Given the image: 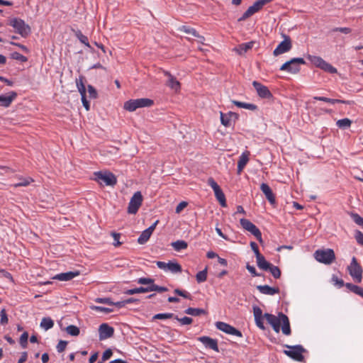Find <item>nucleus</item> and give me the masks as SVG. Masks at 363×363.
<instances>
[{
    "instance_id": "obj_1",
    "label": "nucleus",
    "mask_w": 363,
    "mask_h": 363,
    "mask_svg": "<svg viewBox=\"0 0 363 363\" xmlns=\"http://www.w3.org/2000/svg\"><path fill=\"white\" fill-rule=\"evenodd\" d=\"M253 314L256 325L261 330H265L264 325V318L267 323L271 325L275 333H278L280 331L281 324H282L281 331L285 335H291V328L289 318L283 313H279L278 316L268 313L262 314V309L257 306H253Z\"/></svg>"
},
{
    "instance_id": "obj_2",
    "label": "nucleus",
    "mask_w": 363,
    "mask_h": 363,
    "mask_svg": "<svg viewBox=\"0 0 363 363\" xmlns=\"http://www.w3.org/2000/svg\"><path fill=\"white\" fill-rule=\"evenodd\" d=\"M8 25L13 27L15 33L23 38L28 37L31 32V28L29 25L26 24L23 19L19 18H11L9 19Z\"/></svg>"
},
{
    "instance_id": "obj_3",
    "label": "nucleus",
    "mask_w": 363,
    "mask_h": 363,
    "mask_svg": "<svg viewBox=\"0 0 363 363\" xmlns=\"http://www.w3.org/2000/svg\"><path fill=\"white\" fill-rule=\"evenodd\" d=\"M316 261L324 264L329 265L335 260V254L333 249H319L313 254Z\"/></svg>"
},
{
    "instance_id": "obj_4",
    "label": "nucleus",
    "mask_w": 363,
    "mask_h": 363,
    "mask_svg": "<svg viewBox=\"0 0 363 363\" xmlns=\"http://www.w3.org/2000/svg\"><path fill=\"white\" fill-rule=\"evenodd\" d=\"M153 104L152 99L147 98L130 99L125 102L123 107L126 111L132 112L139 108L150 107Z\"/></svg>"
},
{
    "instance_id": "obj_5",
    "label": "nucleus",
    "mask_w": 363,
    "mask_h": 363,
    "mask_svg": "<svg viewBox=\"0 0 363 363\" xmlns=\"http://www.w3.org/2000/svg\"><path fill=\"white\" fill-rule=\"evenodd\" d=\"M307 59L315 67L323 69L326 72L335 74L337 72L335 67L332 66L330 64L325 61L322 57L319 56L308 55Z\"/></svg>"
},
{
    "instance_id": "obj_6",
    "label": "nucleus",
    "mask_w": 363,
    "mask_h": 363,
    "mask_svg": "<svg viewBox=\"0 0 363 363\" xmlns=\"http://www.w3.org/2000/svg\"><path fill=\"white\" fill-rule=\"evenodd\" d=\"M349 274L357 283H361L362 280L363 269L355 257L352 258L350 264L347 266Z\"/></svg>"
},
{
    "instance_id": "obj_7",
    "label": "nucleus",
    "mask_w": 363,
    "mask_h": 363,
    "mask_svg": "<svg viewBox=\"0 0 363 363\" xmlns=\"http://www.w3.org/2000/svg\"><path fill=\"white\" fill-rule=\"evenodd\" d=\"M94 179L100 185L105 184L106 186H114L117 183L115 175L110 172H96L94 174Z\"/></svg>"
},
{
    "instance_id": "obj_8",
    "label": "nucleus",
    "mask_w": 363,
    "mask_h": 363,
    "mask_svg": "<svg viewBox=\"0 0 363 363\" xmlns=\"http://www.w3.org/2000/svg\"><path fill=\"white\" fill-rule=\"evenodd\" d=\"M305 64L306 62L303 58H292L289 61H287L286 62L283 64L280 67V70L286 71L292 74H297L300 71L299 65Z\"/></svg>"
},
{
    "instance_id": "obj_9",
    "label": "nucleus",
    "mask_w": 363,
    "mask_h": 363,
    "mask_svg": "<svg viewBox=\"0 0 363 363\" xmlns=\"http://www.w3.org/2000/svg\"><path fill=\"white\" fill-rule=\"evenodd\" d=\"M273 0H257L252 6H250L242 14V16L238 18V21H245L247 18L252 16L255 13L260 11L263 6Z\"/></svg>"
},
{
    "instance_id": "obj_10",
    "label": "nucleus",
    "mask_w": 363,
    "mask_h": 363,
    "mask_svg": "<svg viewBox=\"0 0 363 363\" xmlns=\"http://www.w3.org/2000/svg\"><path fill=\"white\" fill-rule=\"evenodd\" d=\"M286 347H287L288 350H284V353L286 354L288 357H291V359L298 361V362H303L304 359V357L303 355V353L306 352V350L303 347V346L300 345H294V346H290V345H285Z\"/></svg>"
},
{
    "instance_id": "obj_11",
    "label": "nucleus",
    "mask_w": 363,
    "mask_h": 363,
    "mask_svg": "<svg viewBox=\"0 0 363 363\" xmlns=\"http://www.w3.org/2000/svg\"><path fill=\"white\" fill-rule=\"evenodd\" d=\"M143 201V197L140 191L134 193L128 203L127 212L129 214H135L141 206Z\"/></svg>"
},
{
    "instance_id": "obj_12",
    "label": "nucleus",
    "mask_w": 363,
    "mask_h": 363,
    "mask_svg": "<svg viewBox=\"0 0 363 363\" xmlns=\"http://www.w3.org/2000/svg\"><path fill=\"white\" fill-rule=\"evenodd\" d=\"M240 223L243 229L251 233L259 242H262L261 231L255 224L246 218H241Z\"/></svg>"
},
{
    "instance_id": "obj_13",
    "label": "nucleus",
    "mask_w": 363,
    "mask_h": 363,
    "mask_svg": "<svg viewBox=\"0 0 363 363\" xmlns=\"http://www.w3.org/2000/svg\"><path fill=\"white\" fill-rule=\"evenodd\" d=\"M282 36L284 38V40L281 41L273 51V55L274 56H278L281 54L287 52L292 48L291 38L286 34H282Z\"/></svg>"
},
{
    "instance_id": "obj_14",
    "label": "nucleus",
    "mask_w": 363,
    "mask_h": 363,
    "mask_svg": "<svg viewBox=\"0 0 363 363\" xmlns=\"http://www.w3.org/2000/svg\"><path fill=\"white\" fill-rule=\"evenodd\" d=\"M157 266L164 271H169L172 273H180L182 271V266L177 262L169 261L168 263L157 261Z\"/></svg>"
},
{
    "instance_id": "obj_15",
    "label": "nucleus",
    "mask_w": 363,
    "mask_h": 363,
    "mask_svg": "<svg viewBox=\"0 0 363 363\" xmlns=\"http://www.w3.org/2000/svg\"><path fill=\"white\" fill-rule=\"evenodd\" d=\"M216 326L218 330H220L227 334L235 335L238 337L242 336V334L240 330H238L235 328L233 327L232 325H230L226 323L218 321L216 323Z\"/></svg>"
},
{
    "instance_id": "obj_16",
    "label": "nucleus",
    "mask_w": 363,
    "mask_h": 363,
    "mask_svg": "<svg viewBox=\"0 0 363 363\" xmlns=\"http://www.w3.org/2000/svg\"><path fill=\"white\" fill-rule=\"evenodd\" d=\"M252 85L259 97L263 99H271L272 97V93L266 86L257 81H254Z\"/></svg>"
},
{
    "instance_id": "obj_17",
    "label": "nucleus",
    "mask_w": 363,
    "mask_h": 363,
    "mask_svg": "<svg viewBox=\"0 0 363 363\" xmlns=\"http://www.w3.org/2000/svg\"><path fill=\"white\" fill-rule=\"evenodd\" d=\"M159 220H156L153 224H152L148 228L143 230L141 235L139 236L138 239V242L140 245L145 244L150 238L153 231L155 230Z\"/></svg>"
},
{
    "instance_id": "obj_18",
    "label": "nucleus",
    "mask_w": 363,
    "mask_h": 363,
    "mask_svg": "<svg viewBox=\"0 0 363 363\" xmlns=\"http://www.w3.org/2000/svg\"><path fill=\"white\" fill-rule=\"evenodd\" d=\"M114 329L107 323H102L99 328V340H105L113 335Z\"/></svg>"
},
{
    "instance_id": "obj_19",
    "label": "nucleus",
    "mask_w": 363,
    "mask_h": 363,
    "mask_svg": "<svg viewBox=\"0 0 363 363\" xmlns=\"http://www.w3.org/2000/svg\"><path fill=\"white\" fill-rule=\"evenodd\" d=\"M198 340L202 342L206 347L210 348L217 352H219L218 342L216 340L207 336L199 337Z\"/></svg>"
},
{
    "instance_id": "obj_20",
    "label": "nucleus",
    "mask_w": 363,
    "mask_h": 363,
    "mask_svg": "<svg viewBox=\"0 0 363 363\" xmlns=\"http://www.w3.org/2000/svg\"><path fill=\"white\" fill-rule=\"evenodd\" d=\"M16 96L17 93L15 91H11L8 96L0 95V106L9 107Z\"/></svg>"
},
{
    "instance_id": "obj_21",
    "label": "nucleus",
    "mask_w": 363,
    "mask_h": 363,
    "mask_svg": "<svg viewBox=\"0 0 363 363\" xmlns=\"http://www.w3.org/2000/svg\"><path fill=\"white\" fill-rule=\"evenodd\" d=\"M260 189L265 195L267 199L271 204H274L276 202L275 196L267 184L262 183L260 186Z\"/></svg>"
},
{
    "instance_id": "obj_22",
    "label": "nucleus",
    "mask_w": 363,
    "mask_h": 363,
    "mask_svg": "<svg viewBox=\"0 0 363 363\" xmlns=\"http://www.w3.org/2000/svg\"><path fill=\"white\" fill-rule=\"evenodd\" d=\"M79 274V272H67L65 273H60L58 274H56L55 277H53L52 279H57L59 281H69L74 279V277H77Z\"/></svg>"
},
{
    "instance_id": "obj_23",
    "label": "nucleus",
    "mask_w": 363,
    "mask_h": 363,
    "mask_svg": "<svg viewBox=\"0 0 363 363\" xmlns=\"http://www.w3.org/2000/svg\"><path fill=\"white\" fill-rule=\"evenodd\" d=\"M250 155V152L247 150L243 152L240 155L239 160L238 162V173L240 174L245 167V165L249 162V157Z\"/></svg>"
},
{
    "instance_id": "obj_24",
    "label": "nucleus",
    "mask_w": 363,
    "mask_h": 363,
    "mask_svg": "<svg viewBox=\"0 0 363 363\" xmlns=\"http://www.w3.org/2000/svg\"><path fill=\"white\" fill-rule=\"evenodd\" d=\"M164 75L168 77L167 85L172 89L177 91L180 89V83L169 72L164 71Z\"/></svg>"
},
{
    "instance_id": "obj_25",
    "label": "nucleus",
    "mask_w": 363,
    "mask_h": 363,
    "mask_svg": "<svg viewBox=\"0 0 363 363\" xmlns=\"http://www.w3.org/2000/svg\"><path fill=\"white\" fill-rule=\"evenodd\" d=\"M179 31L184 32L187 34H191L194 37H196L200 39V42L203 43V41L205 40V38L202 35H200L199 33L193 28L186 26H182L178 28Z\"/></svg>"
},
{
    "instance_id": "obj_26",
    "label": "nucleus",
    "mask_w": 363,
    "mask_h": 363,
    "mask_svg": "<svg viewBox=\"0 0 363 363\" xmlns=\"http://www.w3.org/2000/svg\"><path fill=\"white\" fill-rule=\"evenodd\" d=\"M259 291L263 294L274 295L279 292V288L271 287L268 285H259L257 286Z\"/></svg>"
},
{
    "instance_id": "obj_27",
    "label": "nucleus",
    "mask_w": 363,
    "mask_h": 363,
    "mask_svg": "<svg viewBox=\"0 0 363 363\" xmlns=\"http://www.w3.org/2000/svg\"><path fill=\"white\" fill-rule=\"evenodd\" d=\"M255 44L254 41H250L246 43L240 44L238 48H235V50L240 55H244L249 50L252 49Z\"/></svg>"
},
{
    "instance_id": "obj_28",
    "label": "nucleus",
    "mask_w": 363,
    "mask_h": 363,
    "mask_svg": "<svg viewBox=\"0 0 363 363\" xmlns=\"http://www.w3.org/2000/svg\"><path fill=\"white\" fill-rule=\"evenodd\" d=\"M313 99L314 100L322 101L330 103L333 104H351V101H345V100H341V99H330V98H327V97H324V96H314Z\"/></svg>"
},
{
    "instance_id": "obj_29",
    "label": "nucleus",
    "mask_w": 363,
    "mask_h": 363,
    "mask_svg": "<svg viewBox=\"0 0 363 363\" xmlns=\"http://www.w3.org/2000/svg\"><path fill=\"white\" fill-rule=\"evenodd\" d=\"M257 264V267L264 271H267L268 268L270 267L271 263L267 262L264 257L261 254L259 256L256 257Z\"/></svg>"
},
{
    "instance_id": "obj_30",
    "label": "nucleus",
    "mask_w": 363,
    "mask_h": 363,
    "mask_svg": "<svg viewBox=\"0 0 363 363\" xmlns=\"http://www.w3.org/2000/svg\"><path fill=\"white\" fill-rule=\"evenodd\" d=\"M232 103L239 108H242L251 111H255L257 109V106L253 104H247L235 100H233Z\"/></svg>"
},
{
    "instance_id": "obj_31",
    "label": "nucleus",
    "mask_w": 363,
    "mask_h": 363,
    "mask_svg": "<svg viewBox=\"0 0 363 363\" xmlns=\"http://www.w3.org/2000/svg\"><path fill=\"white\" fill-rule=\"evenodd\" d=\"M184 313L193 316H199L207 314V312L204 309L196 308H188L185 310Z\"/></svg>"
},
{
    "instance_id": "obj_32",
    "label": "nucleus",
    "mask_w": 363,
    "mask_h": 363,
    "mask_svg": "<svg viewBox=\"0 0 363 363\" xmlns=\"http://www.w3.org/2000/svg\"><path fill=\"white\" fill-rule=\"evenodd\" d=\"M215 196L220 203V206L223 207H226V200L224 193L223 192L222 189L220 188L216 191H214Z\"/></svg>"
},
{
    "instance_id": "obj_33",
    "label": "nucleus",
    "mask_w": 363,
    "mask_h": 363,
    "mask_svg": "<svg viewBox=\"0 0 363 363\" xmlns=\"http://www.w3.org/2000/svg\"><path fill=\"white\" fill-rule=\"evenodd\" d=\"M147 292H150V286H146V287L141 286V287H138V288H135V289H128L126 291H125V294H128V295H133L135 294L147 293Z\"/></svg>"
},
{
    "instance_id": "obj_34",
    "label": "nucleus",
    "mask_w": 363,
    "mask_h": 363,
    "mask_svg": "<svg viewBox=\"0 0 363 363\" xmlns=\"http://www.w3.org/2000/svg\"><path fill=\"white\" fill-rule=\"evenodd\" d=\"M84 81V77L83 76H80L79 78L76 79V84L81 95L86 94V87Z\"/></svg>"
},
{
    "instance_id": "obj_35",
    "label": "nucleus",
    "mask_w": 363,
    "mask_h": 363,
    "mask_svg": "<svg viewBox=\"0 0 363 363\" xmlns=\"http://www.w3.org/2000/svg\"><path fill=\"white\" fill-rule=\"evenodd\" d=\"M352 121L347 118L338 120L336 122V125L338 128L342 129H346L351 126Z\"/></svg>"
},
{
    "instance_id": "obj_36",
    "label": "nucleus",
    "mask_w": 363,
    "mask_h": 363,
    "mask_svg": "<svg viewBox=\"0 0 363 363\" xmlns=\"http://www.w3.org/2000/svg\"><path fill=\"white\" fill-rule=\"evenodd\" d=\"M172 246L176 251H180L186 249L188 245L184 240H177L172 243Z\"/></svg>"
},
{
    "instance_id": "obj_37",
    "label": "nucleus",
    "mask_w": 363,
    "mask_h": 363,
    "mask_svg": "<svg viewBox=\"0 0 363 363\" xmlns=\"http://www.w3.org/2000/svg\"><path fill=\"white\" fill-rule=\"evenodd\" d=\"M54 325V322L50 318H43L40 323V327L48 330L52 328Z\"/></svg>"
},
{
    "instance_id": "obj_38",
    "label": "nucleus",
    "mask_w": 363,
    "mask_h": 363,
    "mask_svg": "<svg viewBox=\"0 0 363 363\" xmlns=\"http://www.w3.org/2000/svg\"><path fill=\"white\" fill-rule=\"evenodd\" d=\"M220 122L221 124L225 127H230L231 125V118L230 115L228 113H223V112H220Z\"/></svg>"
},
{
    "instance_id": "obj_39",
    "label": "nucleus",
    "mask_w": 363,
    "mask_h": 363,
    "mask_svg": "<svg viewBox=\"0 0 363 363\" xmlns=\"http://www.w3.org/2000/svg\"><path fill=\"white\" fill-rule=\"evenodd\" d=\"M267 271L270 272L274 279H279L281 277V272L280 269L272 264H271Z\"/></svg>"
},
{
    "instance_id": "obj_40",
    "label": "nucleus",
    "mask_w": 363,
    "mask_h": 363,
    "mask_svg": "<svg viewBox=\"0 0 363 363\" xmlns=\"http://www.w3.org/2000/svg\"><path fill=\"white\" fill-rule=\"evenodd\" d=\"M196 281L198 283H202L207 279V267L203 270L199 272L196 276Z\"/></svg>"
},
{
    "instance_id": "obj_41",
    "label": "nucleus",
    "mask_w": 363,
    "mask_h": 363,
    "mask_svg": "<svg viewBox=\"0 0 363 363\" xmlns=\"http://www.w3.org/2000/svg\"><path fill=\"white\" fill-rule=\"evenodd\" d=\"M65 330L72 336H77L80 333L79 328L74 325H68Z\"/></svg>"
},
{
    "instance_id": "obj_42",
    "label": "nucleus",
    "mask_w": 363,
    "mask_h": 363,
    "mask_svg": "<svg viewBox=\"0 0 363 363\" xmlns=\"http://www.w3.org/2000/svg\"><path fill=\"white\" fill-rule=\"evenodd\" d=\"M76 36L82 43L84 44L86 47L89 48H91V45L88 40V38L86 35H83L80 30L76 32Z\"/></svg>"
},
{
    "instance_id": "obj_43",
    "label": "nucleus",
    "mask_w": 363,
    "mask_h": 363,
    "mask_svg": "<svg viewBox=\"0 0 363 363\" xmlns=\"http://www.w3.org/2000/svg\"><path fill=\"white\" fill-rule=\"evenodd\" d=\"M137 282L140 284L148 285L147 286H152L155 284V280L151 278L141 277L137 280Z\"/></svg>"
},
{
    "instance_id": "obj_44",
    "label": "nucleus",
    "mask_w": 363,
    "mask_h": 363,
    "mask_svg": "<svg viewBox=\"0 0 363 363\" xmlns=\"http://www.w3.org/2000/svg\"><path fill=\"white\" fill-rule=\"evenodd\" d=\"M175 315L172 313H157L153 316V319H169V318H174Z\"/></svg>"
},
{
    "instance_id": "obj_45",
    "label": "nucleus",
    "mask_w": 363,
    "mask_h": 363,
    "mask_svg": "<svg viewBox=\"0 0 363 363\" xmlns=\"http://www.w3.org/2000/svg\"><path fill=\"white\" fill-rule=\"evenodd\" d=\"M28 333L24 332L20 337L19 342L23 348H26L28 345Z\"/></svg>"
},
{
    "instance_id": "obj_46",
    "label": "nucleus",
    "mask_w": 363,
    "mask_h": 363,
    "mask_svg": "<svg viewBox=\"0 0 363 363\" xmlns=\"http://www.w3.org/2000/svg\"><path fill=\"white\" fill-rule=\"evenodd\" d=\"M174 318L182 325H191L193 323V319L186 316L180 318L177 315H175Z\"/></svg>"
},
{
    "instance_id": "obj_47",
    "label": "nucleus",
    "mask_w": 363,
    "mask_h": 363,
    "mask_svg": "<svg viewBox=\"0 0 363 363\" xmlns=\"http://www.w3.org/2000/svg\"><path fill=\"white\" fill-rule=\"evenodd\" d=\"M11 57L13 60L25 62L28 60V58L18 52H13L11 53Z\"/></svg>"
},
{
    "instance_id": "obj_48",
    "label": "nucleus",
    "mask_w": 363,
    "mask_h": 363,
    "mask_svg": "<svg viewBox=\"0 0 363 363\" xmlns=\"http://www.w3.org/2000/svg\"><path fill=\"white\" fill-rule=\"evenodd\" d=\"M174 293L185 298H188L190 300L191 299V295L186 291L181 290L179 289H176L174 291Z\"/></svg>"
},
{
    "instance_id": "obj_49",
    "label": "nucleus",
    "mask_w": 363,
    "mask_h": 363,
    "mask_svg": "<svg viewBox=\"0 0 363 363\" xmlns=\"http://www.w3.org/2000/svg\"><path fill=\"white\" fill-rule=\"evenodd\" d=\"M150 291H157L159 293L167 291L168 289L164 286H160L156 284H152V286H150Z\"/></svg>"
},
{
    "instance_id": "obj_50",
    "label": "nucleus",
    "mask_w": 363,
    "mask_h": 363,
    "mask_svg": "<svg viewBox=\"0 0 363 363\" xmlns=\"http://www.w3.org/2000/svg\"><path fill=\"white\" fill-rule=\"evenodd\" d=\"M111 235H112V237L113 238V240H114V242L113 243V245L115 247L120 246L122 244V242H121L119 241L120 238H121V234L118 233H116V232H112L111 233Z\"/></svg>"
},
{
    "instance_id": "obj_51",
    "label": "nucleus",
    "mask_w": 363,
    "mask_h": 363,
    "mask_svg": "<svg viewBox=\"0 0 363 363\" xmlns=\"http://www.w3.org/2000/svg\"><path fill=\"white\" fill-rule=\"evenodd\" d=\"M0 316H1L0 323L1 325L7 324L8 321H9V319H8L7 314H6V312L5 309H2L1 311Z\"/></svg>"
},
{
    "instance_id": "obj_52",
    "label": "nucleus",
    "mask_w": 363,
    "mask_h": 363,
    "mask_svg": "<svg viewBox=\"0 0 363 363\" xmlns=\"http://www.w3.org/2000/svg\"><path fill=\"white\" fill-rule=\"evenodd\" d=\"M332 281L335 285H337L339 288L345 286L344 281L342 279H339L337 276L333 275L332 277Z\"/></svg>"
},
{
    "instance_id": "obj_53",
    "label": "nucleus",
    "mask_w": 363,
    "mask_h": 363,
    "mask_svg": "<svg viewBox=\"0 0 363 363\" xmlns=\"http://www.w3.org/2000/svg\"><path fill=\"white\" fill-rule=\"evenodd\" d=\"M91 308L93 310L96 311L104 312L105 313H111L113 311V310L111 309V308H106V307H102V306H94L91 307Z\"/></svg>"
},
{
    "instance_id": "obj_54",
    "label": "nucleus",
    "mask_w": 363,
    "mask_h": 363,
    "mask_svg": "<svg viewBox=\"0 0 363 363\" xmlns=\"http://www.w3.org/2000/svg\"><path fill=\"white\" fill-rule=\"evenodd\" d=\"M88 92L89 94V97L91 99H96L97 97V91L95 88L91 85L87 86Z\"/></svg>"
},
{
    "instance_id": "obj_55",
    "label": "nucleus",
    "mask_w": 363,
    "mask_h": 363,
    "mask_svg": "<svg viewBox=\"0 0 363 363\" xmlns=\"http://www.w3.org/2000/svg\"><path fill=\"white\" fill-rule=\"evenodd\" d=\"M33 181V180L31 178L24 179L21 182L14 184V186L15 187L26 186L29 185L30 184V182H32Z\"/></svg>"
},
{
    "instance_id": "obj_56",
    "label": "nucleus",
    "mask_w": 363,
    "mask_h": 363,
    "mask_svg": "<svg viewBox=\"0 0 363 363\" xmlns=\"http://www.w3.org/2000/svg\"><path fill=\"white\" fill-rule=\"evenodd\" d=\"M95 301L96 303H105L110 306L113 305V302L109 298H97Z\"/></svg>"
},
{
    "instance_id": "obj_57",
    "label": "nucleus",
    "mask_w": 363,
    "mask_h": 363,
    "mask_svg": "<svg viewBox=\"0 0 363 363\" xmlns=\"http://www.w3.org/2000/svg\"><path fill=\"white\" fill-rule=\"evenodd\" d=\"M67 341H65V340H60V342H58L57 345V350L58 352H62L66 347H67Z\"/></svg>"
},
{
    "instance_id": "obj_58",
    "label": "nucleus",
    "mask_w": 363,
    "mask_h": 363,
    "mask_svg": "<svg viewBox=\"0 0 363 363\" xmlns=\"http://www.w3.org/2000/svg\"><path fill=\"white\" fill-rule=\"evenodd\" d=\"M340 32L345 34L350 33L352 30L350 28L344 27V28H335L332 29V32Z\"/></svg>"
},
{
    "instance_id": "obj_59",
    "label": "nucleus",
    "mask_w": 363,
    "mask_h": 363,
    "mask_svg": "<svg viewBox=\"0 0 363 363\" xmlns=\"http://www.w3.org/2000/svg\"><path fill=\"white\" fill-rule=\"evenodd\" d=\"M352 217L354 221L359 225L363 226V218L359 216L357 213H353Z\"/></svg>"
},
{
    "instance_id": "obj_60",
    "label": "nucleus",
    "mask_w": 363,
    "mask_h": 363,
    "mask_svg": "<svg viewBox=\"0 0 363 363\" xmlns=\"http://www.w3.org/2000/svg\"><path fill=\"white\" fill-rule=\"evenodd\" d=\"M246 269L253 277L260 276V274L257 272L256 269L254 266H251L249 264H247Z\"/></svg>"
},
{
    "instance_id": "obj_61",
    "label": "nucleus",
    "mask_w": 363,
    "mask_h": 363,
    "mask_svg": "<svg viewBox=\"0 0 363 363\" xmlns=\"http://www.w3.org/2000/svg\"><path fill=\"white\" fill-rule=\"evenodd\" d=\"M354 237L357 242L359 245H363V233L359 230H357Z\"/></svg>"
},
{
    "instance_id": "obj_62",
    "label": "nucleus",
    "mask_w": 363,
    "mask_h": 363,
    "mask_svg": "<svg viewBox=\"0 0 363 363\" xmlns=\"http://www.w3.org/2000/svg\"><path fill=\"white\" fill-rule=\"evenodd\" d=\"M208 184L213 189V191H216L220 188L218 186V184L215 182V180L211 177H210L208 179Z\"/></svg>"
},
{
    "instance_id": "obj_63",
    "label": "nucleus",
    "mask_w": 363,
    "mask_h": 363,
    "mask_svg": "<svg viewBox=\"0 0 363 363\" xmlns=\"http://www.w3.org/2000/svg\"><path fill=\"white\" fill-rule=\"evenodd\" d=\"M188 203L186 201L180 202L176 207L175 212L179 213L184 208L187 206Z\"/></svg>"
},
{
    "instance_id": "obj_64",
    "label": "nucleus",
    "mask_w": 363,
    "mask_h": 363,
    "mask_svg": "<svg viewBox=\"0 0 363 363\" xmlns=\"http://www.w3.org/2000/svg\"><path fill=\"white\" fill-rule=\"evenodd\" d=\"M113 354V352L111 349L106 350L102 355V361H106L111 358Z\"/></svg>"
}]
</instances>
